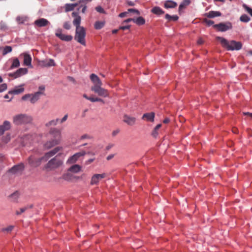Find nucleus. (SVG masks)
Wrapping results in <instances>:
<instances>
[{
  "mask_svg": "<svg viewBox=\"0 0 252 252\" xmlns=\"http://www.w3.org/2000/svg\"><path fill=\"white\" fill-rule=\"evenodd\" d=\"M90 77L93 84L91 88V90L100 96L108 97L109 96V92L107 90L102 87V83L99 78L94 73L91 74Z\"/></svg>",
  "mask_w": 252,
  "mask_h": 252,
  "instance_id": "obj_1",
  "label": "nucleus"
},
{
  "mask_svg": "<svg viewBox=\"0 0 252 252\" xmlns=\"http://www.w3.org/2000/svg\"><path fill=\"white\" fill-rule=\"evenodd\" d=\"M217 39L220 41L222 47L228 51L239 50L242 47V44L240 41L235 40L228 41L221 37H218Z\"/></svg>",
  "mask_w": 252,
  "mask_h": 252,
  "instance_id": "obj_2",
  "label": "nucleus"
},
{
  "mask_svg": "<svg viewBox=\"0 0 252 252\" xmlns=\"http://www.w3.org/2000/svg\"><path fill=\"white\" fill-rule=\"evenodd\" d=\"M12 120L15 125H24L31 124L33 118L31 115L21 113L14 116Z\"/></svg>",
  "mask_w": 252,
  "mask_h": 252,
  "instance_id": "obj_3",
  "label": "nucleus"
},
{
  "mask_svg": "<svg viewBox=\"0 0 252 252\" xmlns=\"http://www.w3.org/2000/svg\"><path fill=\"white\" fill-rule=\"evenodd\" d=\"M62 153L58 154L55 157L48 161L45 167L49 170H52L59 168L63 163V159L61 158Z\"/></svg>",
  "mask_w": 252,
  "mask_h": 252,
  "instance_id": "obj_4",
  "label": "nucleus"
},
{
  "mask_svg": "<svg viewBox=\"0 0 252 252\" xmlns=\"http://www.w3.org/2000/svg\"><path fill=\"white\" fill-rule=\"evenodd\" d=\"M75 26L76 27L75 40L81 44L86 45V30L85 28L80 25Z\"/></svg>",
  "mask_w": 252,
  "mask_h": 252,
  "instance_id": "obj_5",
  "label": "nucleus"
},
{
  "mask_svg": "<svg viewBox=\"0 0 252 252\" xmlns=\"http://www.w3.org/2000/svg\"><path fill=\"white\" fill-rule=\"evenodd\" d=\"M42 161H46L45 159L43 158V157L37 158L35 156H31L28 158L29 163L32 167H37L39 166Z\"/></svg>",
  "mask_w": 252,
  "mask_h": 252,
  "instance_id": "obj_6",
  "label": "nucleus"
},
{
  "mask_svg": "<svg viewBox=\"0 0 252 252\" xmlns=\"http://www.w3.org/2000/svg\"><path fill=\"white\" fill-rule=\"evenodd\" d=\"M24 169V165L23 163H20L19 164L14 165L10 168L8 173L11 175H18L21 174Z\"/></svg>",
  "mask_w": 252,
  "mask_h": 252,
  "instance_id": "obj_7",
  "label": "nucleus"
},
{
  "mask_svg": "<svg viewBox=\"0 0 252 252\" xmlns=\"http://www.w3.org/2000/svg\"><path fill=\"white\" fill-rule=\"evenodd\" d=\"M62 147H56L54 149L45 153L44 156H43V158H44L45 161H47L50 158L54 156L58 152H59L61 151H62Z\"/></svg>",
  "mask_w": 252,
  "mask_h": 252,
  "instance_id": "obj_8",
  "label": "nucleus"
},
{
  "mask_svg": "<svg viewBox=\"0 0 252 252\" xmlns=\"http://www.w3.org/2000/svg\"><path fill=\"white\" fill-rule=\"evenodd\" d=\"M214 27L216 28L219 31L225 32L228 30L231 29L232 26L230 22L226 23H220L219 24L214 25Z\"/></svg>",
  "mask_w": 252,
  "mask_h": 252,
  "instance_id": "obj_9",
  "label": "nucleus"
},
{
  "mask_svg": "<svg viewBox=\"0 0 252 252\" xmlns=\"http://www.w3.org/2000/svg\"><path fill=\"white\" fill-rule=\"evenodd\" d=\"M86 154L87 153L84 151H82L81 152L76 153L68 159L67 163H75L80 157L85 156Z\"/></svg>",
  "mask_w": 252,
  "mask_h": 252,
  "instance_id": "obj_10",
  "label": "nucleus"
},
{
  "mask_svg": "<svg viewBox=\"0 0 252 252\" xmlns=\"http://www.w3.org/2000/svg\"><path fill=\"white\" fill-rule=\"evenodd\" d=\"M55 35L60 39L63 41H69L72 39V36L70 35H65L62 33L61 29H57L56 30Z\"/></svg>",
  "mask_w": 252,
  "mask_h": 252,
  "instance_id": "obj_11",
  "label": "nucleus"
},
{
  "mask_svg": "<svg viewBox=\"0 0 252 252\" xmlns=\"http://www.w3.org/2000/svg\"><path fill=\"white\" fill-rule=\"evenodd\" d=\"M106 177V174H95L94 175L91 179V184L92 185H97L99 181Z\"/></svg>",
  "mask_w": 252,
  "mask_h": 252,
  "instance_id": "obj_12",
  "label": "nucleus"
},
{
  "mask_svg": "<svg viewBox=\"0 0 252 252\" xmlns=\"http://www.w3.org/2000/svg\"><path fill=\"white\" fill-rule=\"evenodd\" d=\"M28 72V69L26 68H20L15 72L9 74V76L14 78H18L21 76L26 74Z\"/></svg>",
  "mask_w": 252,
  "mask_h": 252,
  "instance_id": "obj_13",
  "label": "nucleus"
},
{
  "mask_svg": "<svg viewBox=\"0 0 252 252\" xmlns=\"http://www.w3.org/2000/svg\"><path fill=\"white\" fill-rule=\"evenodd\" d=\"M49 134L52 135L54 139H58L60 142L61 139V131L56 128H51L49 131Z\"/></svg>",
  "mask_w": 252,
  "mask_h": 252,
  "instance_id": "obj_14",
  "label": "nucleus"
},
{
  "mask_svg": "<svg viewBox=\"0 0 252 252\" xmlns=\"http://www.w3.org/2000/svg\"><path fill=\"white\" fill-rule=\"evenodd\" d=\"M92 0H80L78 4V8H77L78 10H81V11L83 13H85L86 11V9L87 7V4L88 2H90Z\"/></svg>",
  "mask_w": 252,
  "mask_h": 252,
  "instance_id": "obj_15",
  "label": "nucleus"
},
{
  "mask_svg": "<svg viewBox=\"0 0 252 252\" xmlns=\"http://www.w3.org/2000/svg\"><path fill=\"white\" fill-rule=\"evenodd\" d=\"M11 124L9 121H4L3 124L0 125V136L2 135L5 131L11 128Z\"/></svg>",
  "mask_w": 252,
  "mask_h": 252,
  "instance_id": "obj_16",
  "label": "nucleus"
},
{
  "mask_svg": "<svg viewBox=\"0 0 252 252\" xmlns=\"http://www.w3.org/2000/svg\"><path fill=\"white\" fill-rule=\"evenodd\" d=\"M133 22V23H135L138 26H141L143 25L145 23V20L144 18L142 17H138L136 18H127V23L130 22Z\"/></svg>",
  "mask_w": 252,
  "mask_h": 252,
  "instance_id": "obj_17",
  "label": "nucleus"
},
{
  "mask_svg": "<svg viewBox=\"0 0 252 252\" xmlns=\"http://www.w3.org/2000/svg\"><path fill=\"white\" fill-rule=\"evenodd\" d=\"M21 56H23L24 57V65L32 67V57L31 56L27 53H23L20 55Z\"/></svg>",
  "mask_w": 252,
  "mask_h": 252,
  "instance_id": "obj_18",
  "label": "nucleus"
},
{
  "mask_svg": "<svg viewBox=\"0 0 252 252\" xmlns=\"http://www.w3.org/2000/svg\"><path fill=\"white\" fill-rule=\"evenodd\" d=\"M39 65L42 67H50L55 66L56 64L53 59H46L39 62Z\"/></svg>",
  "mask_w": 252,
  "mask_h": 252,
  "instance_id": "obj_19",
  "label": "nucleus"
},
{
  "mask_svg": "<svg viewBox=\"0 0 252 252\" xmlns=\"http://www.w3.org/2000/svg\"><path fill=\"white\" fill-rule=\"evenodd\" d=\"M60 143V142L59 140L58 139H52L51 140H49L48 141H47L44 144V147L45 149H50L54 146L59 144Z\"/></svg>",
  "mask_w": 252,
  "mask_h": 252,
  "instance_id": "obj_20",
  "label": "nucleus"
},
{
  "mask_svg": "<svg viewBox=\"0 0 252 252\" xmlns=\"http://www.w3.org/2000/svg\"><path fill=\"white\" fill-rule=\"evenodd\" d=\"M49 24V22L44 18H40L34 21V24L39 27H45Z\"/></svg>",
  "mask_w": 252,
  "mask_h": 252,
  "instance_id": "obj_21",
  "label": "nucleus"
},
{
  "mask_svg": "<svg viewBox=\"0 0 252 252\" xmlns=\"http://www.w3.org/2000/svg\"><path fill=\"white\" fill-rule=\"evenodd\" d=\"M72 16L74 17L73 21V24L74 26H78L80 25L81 18L79 15L78 12H73L72 13Z\"/></svg>",
  "mask_w": 252,
  "mask_h": 252,
  "instance_id": "obj_22",
  "label": "nucleus"
},
{
  "mask_svg": "<svg viewBox=\"0 0 252 252\" xmlns=\"http://www.w3.org/2000/svg\"><path fill=\"white\" fill-rule=\"evenodd\" d=\"M155 118V113L154 112L147 113L144 114L142 119L143 120H146L147 121H150L151 122H153L154 121Z\"/></svg>",
  "mask_w": 252,
  "mask_h": 252,
  "instance_id": "obj_23",
  "label": "nucleus"
},
{
  "mask_svg": "<svg viewBox=\"0 0 252 252\" xmlns=\"http://www.w3.org/2000/svg\"><path fill=\"white\" fill-rule=\"evenodd\" d=\"M43 93L41 92H37L33 94H31L30 101L32 103L36 102L39 98L41 94Z\"/></svg>",
  "mask_w": 252,
  "mask_h": 252,
  "instance_id": "obj_24",
  "label": "nucleus"
},
{
  "mask_svg": "<svg viewBox=\"0 0 252 252\" xmlns=\"http://www.w3.org/2000/svg\"><path fill=\"white\" fill-rule=\"evenodd\" d=\"M221 13L219 11H210L204 14V16L209 18H213L216 17L220 16Z\"/></svg>",
  "mask_w": 252,
  "mask_h": 252,
  "instance_id": "obj_25",
  "label": "nucleus"
},
{
  "mask_svg": "<svg viewBox=\"0 0 252 252\" xmlns=\"http://www.w3.org/2000/svg\"><path fill=\"white\" fill-rule=\"evenodd\" d=\"M177 6V3L172 0H166L165 1L164 6L166 8H173Z\"/></svg>",
  "mask_w": 252,
  "mask_h": 252,
  "instance_id": "obj_26",
  "label": "nucleus"
},
{
  "mask_svg": "<svg viewBox=\"0 0 252 252\" xmlns=\"http://www.w3.org/2000/svg\"><path fill=\"white\" fill-rule=\"evenodd\" d=\"M81 166H80L78 164H74L69 168V171L74 173H77L79 172L81 170Z\"/></svg>",
  "mask_w": 252,
  "mask_h": 252,
  "instance_id": "obj_27",
  "label": "nucleus"
},
{
  "mask_svg": "<svg viewBox=\"0 0 252 252\" xmlns=\"http://www.w3.org/2000/svg\"><path fill=\"white\" fill-rule=\"evenodd\" d=\"M151 11L155 14L156 15H161L164 13V11L159 7L155 6L153 7Z\"/></svg>",
  "mask_w": 252,
  "mask_h": 252,
  "instance_id": "obj_28",
  "label": "nucleus"
},
{
  "mask_svg": "<svg viewBox=\"0 0 252 252\" xmlns=\"http://www.w3.org/2000/svg\"><path fill=\"white\" fill-rule=\"evenodd\" d=\"M78 5L77 3H67L65 5V12H68L74 10L75 7Z\"/></svg>",
  "mask_w": 252,
  "mask_h": 252,
  "instance_id": "obj_29",
  "label": "nucleus"
},
{
  "mask_svg": "<svg viewBox=\"0 0 252 252\" xmlns=\"http://www.w3.org/2000/svg\"><path fill=\"white\" fill-rule=\"evenodd\" d=\"M20 62L18 58H14L12 60V63L10 67V69L18 67L20 66Z\"/></svg>",
  "mask_w": 252,
  "mask_h": 252,
  "instance_id": "obj_30",
  "label": "nucleus"
},
{
  "mask_svg": "<svg viewBox=\"0 0 252 252\" xmlns=\"http://www.w3.org/2000/svg\"><path fill=\"white\" fill-rule=\"evenodd\" d=\"M127 14H130V15H134L138 16L140 14V12L134 8H129L127 9Z\"/></svg>",
  "mask_w": 252,
  "mask_h": 252,
  "instance_id": "obj_31",
  "label": "nucleus"
},
{
  "mask_svg": "<svg viewBox=\"0 0 252 252\" xmlns=\"http://www.w3.org/2000/svg\"><path fill=\"white\" fill-rule=\"evenodd\" d=\"M59 120H60L59 119H55V120H52L47 122V123H46L45 124V126L47 127H49V126H56L57 125V124L59 122Z\"/></svg>",
  "mask_w": 252,
  "mask_h": 252,
  "instance_id": "obj_32",
  "label": "nucleus"
},
{
  "mask_svg": "<svg viewBox=\"0 0 252 252\" xmlns=\"http://www.w3.org/2000/svg\"><path fill=\"white\" fill-rule=\"evenodd\" d=\"M104 26V22L102 21H96L94 24V28L96 30L101 29Z\"/></svg>",
  "mask_w": 252,
  "mask_h": 252,
  "instance_id": "obj_33",
  "label": "nucleus"
},
{
  "mask_svg": "<svg viewBox=\"0 0 252 252\" xmlns=\"http://www.w3.org/2000/svg\"><path fill=\"white\" fill-rule=\"evenodd\" d=\"M165 18L169 21H176L178 20L179 17L177 15L171 16L168 14H166L165 16Z\"/></svg>",
  "mask_w": 252,
  "mask_h": 252,
  "instance_id": "obj_34",
  "label": "nucleus"
},
{
  "mask_svg": "<svg viewBox=\"0 0 252 252\" xmlns=\"http://www.w3.org/2000/svg\"><path fill=\"white\" fill-rule=\"evenodd\" d=\"M240 20L244 23H248L250 21V18L246 14H243L241 16Z\"/></svg>",
  "mask_w": 252,
  "mask_h": 252,
  "instance_id": "obj_35",
  "label": "nucleus"
},
{
  "mask_svg": "<svg viewBox=\"0 0 252 252\" xmlns=\"http://www.w3.org/2000/svg\"><path fill=\"white\" fill-rule=\"evenodd\" d=\"M161 126V124H158L154 129L152 132V135L154 137H156L158 135V129L160 128Z\"/></svg>",
  "mask_w": 252,
  "mask_h": 252,
  "instance_id": "obj_36",
  "label": "nucleus"
},
{
  "mask_svg": "<svg viewBox=\"0 0 252 252\" xmlns=\"http://www.w3.org/2000/svg\"><path fill=\"white\" fill-rule=\"evenodd\" d=\"M9 197L12 201L15 202L17 201L19 197V193L18 192H15L9 196Z\"/></svg>",
  "mask_w": 252,
  "mask_h": 252,
  "instance_id": "obj_37",
  "label": "nucleus"
},
{
  "mask_svg": "<svg viewBox=\"0 0 252 252\" xmlns=\"http://www.w3.org/2000/svg\"><path fill=\"white\" fill-rule=\"evenodd\" d=\"M12 51V47L10 46H6L4 47L2 51V55L3 56Z\"/></svg>",
  "mask_w": 252,
  "mask_h": 252,
  "instance_id": "obj_38",
  "label": "nucleus"
},
{
  "mask_svg": "<svg viewBox=\"0 0 252 252\" xmlns=\"http://www.w3.org/2000/svg\"><path fill=\"white\" fill-rule=\"evenodd\" d=\"M24 88L21 86L19 88H16L11 92L14 94H19L22 93L24 91Z\"/></svg>",
  "mask_w": 252,
  "mask_h": 252,
  "instance_id": "obj_39",
  "label": "nucleus"
},
{
  "mask_svg": "<svg viewBox=\"0 0 252 252\" xmlns=\"http://www.w3.org/2000/svg\"><path fill=\"white\" fill-rule=\"evenodd\" d=\"M135 123V118L134 117H127V125H133Z\"/></svg>",
  "mask_w": 252,
  "mask_h": 252,
  "instance_id": "obj_40",
  "label": "nucleus"
},
{
  "mask_svg": "<svg viewBox=\"0 0 252 252\" xmlns=\"http://www.w3.org/2000/svg\"><path fill=\"white\" fill-rule=\"evenodd\" d=\"M89 100H90L91 102H102L103 103H104V102L102 99L99 98V97H90Z\"/></svg>",
  "mask_w": 252,
  "mask_h": 252,
  "instance_id": "obj_41",
  "label": "nucleus"
},
{
  "mask_svg": "<svg viewBox=\"0 0 252 252\" xmlns=\"http://www.w3.org/2000/svg\"><path fill=\"white\" fill-rule=\"evenodd\" d=\"M31 207H32V205L27 206L21 208L20 209V211L19 212V211H17L16 212V215H19L21 214V213L25 212L29 208H31Z\"/></svg>",
  "mask_w": 252,
  "mask_h": 252,
  "instance_id": "obj_42",
  "label": "nucleus"
},
{
  "mask_svg": "<svg viewBox=\"0 0 252 252\" xmlns=\"http://www.w3.org/2000/svg\"><path fill=\"white\" fill-rule=\"evenodd\" d=\"M93 137L92 136H91L89 134H83L82 135L80 138V140H84V139H92Z\"/></svg>",
  "mask_w": 252,
  "mask_h": 252,
  "instance_id": "obj_43",
  "label": "nucleus"
},
{
  "mask_svg": "<svg viewBox=\"0 0 252 252\" xmlns=\"http://www.w3.org/2000/svg\"><path fill=\"white\" fill-rule=\"evenodd\" d=\"M243 7L252 16V9L245 4H243Z\"/></svg>",
  "mask_w": 252,
  "mask_h": 252,
  "instance_id": "obj_44",
  "label": "nucleus"
},
{
  "mask_svg": "<svg viewBox=\"0 0 252 252\" xmlns=\"http://www.w3.org/2000/svg\"><path fill=\"white\" fill-rule=\"evenodd\" d=\"M26 20V18L24 17H20L18 16L16 18V21L19 23V24H23L24 23V22Z\"/></svg>",
  "mask_w": 252,
  "mask_h": 252,
  "instance_id": "obj_45",
  "label": "nucleus"
},
{
  "mask_svg": "<svg viewBox=\"0 0 252 252\" xmlns=\"http://www.w3.org/2000/svg\"><path fill=\"white\" fill-rule=\"evenodd\" d=\"M203 22L206 24L208 26H210L214 24V21L211 20H209L207 18H204L203 19Z\"/></svg>",
  "mask_w": 252,
  "mask_h": 252,
  "instance_id": "obj_46",
  "label": "nucleus"
},
{
  "mask_svg": "<svg viewBox=\"0 0 252 252\" xmlns=\"http://www.w3.org/2000/svg\"><path fill=\"white\" fill-rule=\"evenodd\" d=\"M63 28L66 30H69L71 28V25L69 22H65L63 25Z\"/></svg>",
  "mask_w": 252,
  "mask_h": 252,
  "instance_id": "obj_47",
  "label": "nucleus"
},
{
  "mask_svg": "<svg viewBox=\"0 0 252 252\" xmlns=\"http://www.w3.org/2000/svg\"><path fill=\"white\" fill-rule=\"evenodd\" d=\"M95 10L100 13H104L105 11L104 9L100 6H98L95 7Z\"/></svg>",
  "mask_w": 252,
  "mask_h": 252,
  "instance_id": "obj_48",
  "label": "nucleus"
},
{
  "mask_svg": "<svg viewBox=\"0 0 252 252\" xmlns=\"http://www.w3.org/2000/svg\"><path fill=\"white\" fill-rule=\"evenodd\" d=\"M7 89V85L5 83L2 84L0 85V93L6 90Z\"/></svg>",
  "mask_w": 252,
  "mask_h": 252,
  "instance_id": "obj_49",
  "label": "nucleus"
},
{
  "mask_svg": "<svg viewBox=\"0 0 252 252\" xmlns=\"http://www.w3.org/2000/svg\"><path fill=\"white\" fill-rule=\"evenodd\" d=\"M13 228V226L10 225L6 228H3L2 231H6L7 232H10Z\"/></svg>",
  "mask_w": 252,
  "mask_h": 252,
  "instance_id": "obj_50",
  "label": "nucleus"
},
{
  "mask_svg": "<svg viewBox=\"0 0 252 252\" xmlns=\"http://www.w3.org/2000/svg\"><path fill=\"white\" fill-rule=\"evenodd\" d=\"M68 118V115H65L60 120V123L62 124L66 121Z\"/></svg>",
  "mask_w": 252,
  "mask_h": 252,
  "instance_id": "obj_51",
  "label": "nucleus"
},
{
  "mask_svg": "<svg viewBox=\"0 0 252 252\" xmlns=\"http://www.w3.org/2000/svg\"><path fill=\"white\" fill-rule=\"evenodd\" d=\"M30 97H31V94H26V95L23 96L22 97V99L23 100H26L29 98L30 99Z\"/></svg>",
  "mask_w": 252,
  "mask_h": 252,
  "instance_id": "obj_52",
  "label": "nucleus"
},
{
  "mask_svg": "<svg viewBox=\"0 0 252 252\" xmlns=\"http://www.w3.org/2000/svg\"><path fill=\"white\" fill-rule=\"evenodd\" d=\"M190 3V0H184L182 2V3H183V4L186 6L188 5H189Z\"/></svg>",
  "mask_w": 252,
  "mask_h": 252,
  "instance_id": "obj_53",
  "label": "nucleus"
},
{
  "mask_svg": "<svg viewBox=\"0 0 252 252\" xmlns=\"http://www.w3.org/2000/svg\"><path fill=\"white\" fill-rule=\"evenodd\" d=\"M119 132L120 130L119 129H116L112 132V135L113 136H115L117 134L119 133Z\"/></svg>",
  "mask_w": 252,
  "mask_h": 252,
  "instance_id": "obj_54",
  "label": "nucleus"
},
{
  "mask_svg": "<svg viewBox=\"0 0 252 252\" xmlns=\"http://www.w3.org/2000/svg\"><path fill=\"white\" fill-rule=\"evenodd\" d=\"M94 158H91V159H88L87 161H86V164H90L91 162H92L93 161H94Z\"/></svg>",
  "mask_w": 252,
  "mask_h": 252,
  "instance_id": "obj_55",
  "label": "nucleus"
},
{
  "mask_svg": "<svg viewBox=\"0 0 252 252\" xmlns=\"http://www.w3.org/2000/svg\"><path fill=\"white\" fill-rule=\"evenodd\" d=\"M125 16H126V12H122L119 15V17L121 18L125 17Z\"/></svg>",
  "mask_w": 252,
  "mask_h": 252,
  "instance_id": "obj_56",
  "label": "nucleus"
},
{
  "mask_svg": "<svg viewBox=\"0 0 252 252\" xmlns=\"http://www.w3.org/2000/svg\"><path fill=\"white\" fill-rule=\"evenodd\" d=\"M114 145L112 144H109L107 147H106V149L107 150H109L111 148H112L113 147Z\"/></svg>",
  "mask_w": 252,
  "mask_h": 252,
  "instance_id": "obj_57",
  "label": "nucleus"
},
{
  "mask_svg": "<svg viewBox=\"0 0 252 252\" xmlns=\"http://www.w3.org/2000/svg\"><path fill=\"white\" fill-rule=\"evenodd\" d=\"M186 6L182 3V2L180 4L179 7V10L180 11L183 8H184Z\"/></svg>",
  "mask_w": 252,
  "mask_h": 252,
  "instance_id": "obj_58",
  "label": "nucleus"
},
{
  "mask_svg": "<svg viewBox=\"0 0 252 252\" xmlns=\"http://www.w3.org/2000/svg\"><path fill=\"white\" fill-rule=\"evenodd\" d=\"M244 115H248L251 118H252V113H249V112H244Z\"/></svg>",
  "mask_w": 252,
  "mask_h": 252,
  "instance_id": "obj_59",
  "label": "nucleus"
},
{
  "mask_svg": "<svg viewBox=\"0 0 252 252\" xmlns=\"http://www.w3.org/2000/svg\"><path fill=\"white\" fill-rule=\"evenodd\" d=\"M170 122V120L169 118H166L163 121V123L164 124H168Z\"/></svg>",
  "mask_w": 252,
  "mask_h": 252,
  "instance_id": "obj_60",
  "label": "nucleus"
},
{
  "mask_svg": "<svg viewBox=\"0 0 252 252\" xmlns=\"http://www.w3.org/2000/svg\"><path fill=\"white\" fill-rule=\"evenodd\" d=\"M127 4L130 5V6H133L134 5V2L127 0Z\"/></svg>",
  "mask_w": 252,
  "mask_h": 252,
  "instance_id": "obj_61",
  "label": "nucleus"
},
{
  "mask_svg": "<svg viewBox=\"0 0 252 252\" xmlns=\"http://www.w3.org/2000/svg\"><path fill=\"white\" fill-rule=\"evenodd\" d=\"M232 131L234 133H237L238 130L236 127L232 128Z\"/></svg>",
  "mask_w": 252,
  "mask_h": 252,
  "instance_id": "obj_62",
  "label": "nucleus"
},
{
  "mask_svg": "<svg viewBox=\"0 0 252 252\" xmlns=\"http://www.w3.org/2000/svg\"><path fill=\"white\" fill-rule=\"evenodd\" d=\"M203 40L201 38H200V39H199L197 40V44H200H200H203Z\"/></svg>",
  "mask_w": 252,
  "mask_h": 252,
  "instance_id": "obj_63",
  "label": "nucleus"
},
{
  "mask_svg": "<svg viewBox=\"0 0 252 252\" xmlns=\"http://www.w3.org/2000/svg\"><path fill=\"white\" fill-rule=\"evenodd\" d=\"M114 157V155H110L107 157V160H110Z\"/></svg>",
  "mask_w": 252,
  "mask_h": 252,
  "instance_id": "obj_64",
  "label": "nucleus"
}]
</instances>
